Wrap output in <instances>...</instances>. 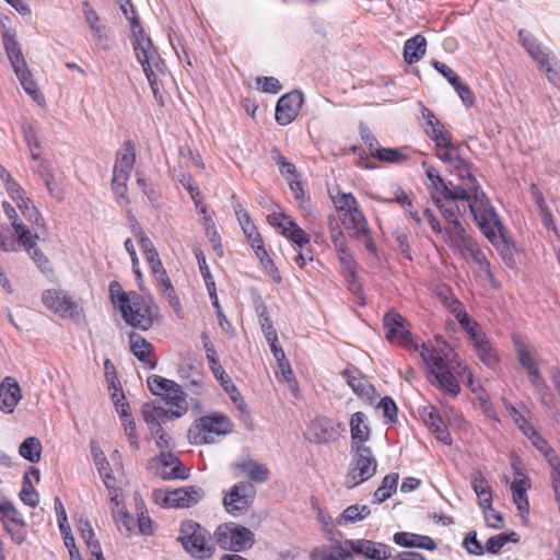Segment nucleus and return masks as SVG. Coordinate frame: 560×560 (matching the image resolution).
Listing matches in <instances>:
<instances>
[{
	"instance_id": "f257e3e1",
	"label": "nucleus",
	"mask_w": 560,
	"mask_h": 560,
	"mask_svg": "<svg viewBox=\"0 0 560 560\" xmlns=\"http://www.w3.org/2000/svg\"><path fill=\"white\" fill-rule=\"evenodd\" d=\"M420 359L425 371L432 377V385L444 393L456 397L460 393V380L466 383L472 393L477 394L480 389L479 385L475 386L472 373L445 342L439 347L422 343Z\"/></svg>"
},
{
	"instance_id": "6e6552de",
	"label": "nucleus",
	"mask_w": 560,
	"mask_h": 560,
	"mask_svg": "<svg viewBox=\"0 0 560 560\" xmlns=\"http://www.w3.org/2000/svg\"><path fill=\"white\" fill-rule=\"evenodd\" d=\"M109 294L115 308L121 315H152L153 301L137 292H125L117 281L109 283Z\"/></svg>"
},
{
	"instance_id": "1a4fd4ad",
	"label": "nucleus",
	"mask_w": 560,
	"mask_h": 560,
	"mask_svg": "<svg viewBox=\"0 0 560 560\" xmlns=\"http://www.w3.org/2000/svg\"><path fill=\"white\" fill-rule=\"evenodd\" d=\"M213 538L220 548L234 552L245 551L255 542L254 533L234 522L219 525L213 533Z\"/></svg>"
},
{
	"instance_id": "0eeeda50",
	"label": "nucleus",
	"mask_w": 560,
	"mask_h": 560,
	"mask_svg": "<svg viewBox=\"0 0 560 560\" xmlns=\"http://www.w3.org/2000/svg\"><path fill=\"white\" fill-rule=\"evenodd\" d=\"M351 453L349 470L345 478V486L348 489H352L371 479L377 468V460L370 446H352Z\"/></svg>"
},
{
	"instance_id": "9d476101",
	"label": "nucleus",
	"mask_w": 560,
	"mask_h": 560,
	"mask_svg": "<svg viewBox=\"0 0 560 560\" xmlns=\"http://www.w3.org/2000/svg\"><path fill=\"white\" fill-rule=\"evenodd\" d=\"M131 32L135 38L132 45L136 58L141 63L143 71L150 73L151 70L162 71L164 62L153 46L152 40L147 36L138 18L131 19Z\"/></svg>"
},
{
	"instance_id": "aec40b11",
	"label": "nucleus",
	"mask_w": 560,
	"mask_h": 560,
	"mask_svg": "<svg viewBox=\"0 0 560 560\" xmlns=\"http://www.w3.org/2000/svg\"><path fill=\"white\" fill-rule=\"evenodd\" d=\"M45 306L56 314L74 315L78 304L68 292L59 289H48L42 296Z\"/></svg>"
},
{
	"instance_id": "393cba45",
	"label": "nucleus",
	"mask_w": 560,
	"mask_h": 560,
	"mask_svg": "<svg viewBox=\"0 0 560 560\" xmlns=\"http://www.w3.org/2000/svg\"><path fill=\"white\" fill-rule=\"evenodd\" d=\"M422 117L425 121L424 131L438 144H447L452 138L451 133L445 129L444 125L435 117L433 112L422 106Z\"/></svg>"
},
{
	"instance_id": "79ce46f5",
	"label": "nucleus",
	"mask_w": 560,
	"mask_h": 560,
	"mask_svg": "<svg viewBox=\"0 0 560 560\" xmlns=\"http://www.w3.org/2000/svg\"><path fill=\"white\" fill-rule=\"evenodd\" d=\"M526 481L527 479L522 477L520 479H515L511 485L513 502L521 514H528L529 512Z\"/></svg>"
},
{
	"instance_id": "09e8293b",
	"label": "nucleus",
	"mask_w": 560,
	"mask_h": 560,
	"mask_svg": "<svg viewBox=\"0 0 560 560\" xmlns=\"http://www.w3.org/2000/svg\"><path fill=\"white\" fill-rule=\"evenodd\" d=\"M398 474H388L384 477L382 485L375 490L374 499L382 503L396 491L398 485Z\"/></svg>"
},
{
	"instance_id": "0e129e2a",
	"label": "nucleus",
	"mask_w": 560,
	"mask_h": 560,
	"mask_svg": "<svg viewBox=\"0 0 560 560\" xmlns=\"http://www.w3.org/2000/svg\"><path fill=\"white\" fill-rule=\"evenodd\" d=\"M394 238H395V242H396V245H397V249L400 252V254L407 258L408 260H412V256H411V250H410V246H409V243H408V236L405 232L402 231H395L394 234H393Z\"/></svg>"
},
{
	"instance_id": "b1692460",
	"label": "nucleus",
	"mask_w": 560,
	"mask_h": 560,
	"mask_svg": "<svg viewBox=\"0 0 560 560\" xmlns=\"http://www.w3.org/2000/svg\"><path fill=\"white\" fill-rule=\"evenodd\" d=\"M130 350L132 354L141 361L145 368L152 370L158 361L153 354V346L143 337L135 331L129 334Z\"/></svg>"
},
{
	"instance_id": "4468645a",
	"label": "nucleus",
	"mask_w": 560,
	"mask_h": 560,
	"mask_svg": "<svg viewBox=\"0 0 560 560\" xmlns=\"http://www.w3.org/2000/svg\"><path fill=\"white\" fill-rule=\"evenodd\" d=\"M520 40L529 56L537 62L538 67L546 72L548 80L555 84H560V69H553L549 62V52L537 42V39L527 31L518 32Z\"/></svg>"
},
{
	"instance_id": "49530a36",
	"label": "nucleus",
	"mask_w": 560,
	"mask_h": 560,
	"mask_svg": "<svg viewBox=\"0 0 560 560\" xmlns=\"http://www.w3.org/2000/svg\"><path fill=\"white\" fill-rule=\"evenodd\" d=\"M91 452L93 456V462L100 472V475L104 478L105 485L108 487V479H113L112 477V470L109 467V463L104 454V452L101 450L98 444L96 442L91 443Z\"/></svg>"
},
{
	"instance_id": "e2e57ef3",
	"label": "nucleus",
	"mask_w": 560,
	"mask_h": 560,
	"mask_svg": "<svg viewBox=\"0 0 560 560\" xmlns=\"http://www.w3.org/2000/svg\"><path fill=\"white\" fill-rule=\"evenodd\" d=\"M256 82L265 93L277 94L282 88L279 80L273 77H260Z\"/></svg>"
},
{
	"instance_id": "2f4dec72",
	"label": "nucleus",
	"mask_w": 560,
	"mask_h": 560,
	"mask_svg": "<svg viewBox=\"0 0 560 560\" xmlns=\"http://www.w3.org/2000/svg\"><path fill=\"white\" fill-rule=\"evenodd\" d=\"M141 413L149 430L156 433L158 425H162L165 419H168V411L156 401H149L142 405Z\"/></svg>"
},
{
	"instance_id": "cd10ccee",
	"label": "nucleus",
	"mask_w": 560,
	"mask_h": 560,
	"mask_svg": "<svg viewBox=\"0 0 560 560\" xmlns=\"http://www.w3.org/2000/svg\"><path fill=\"white\" fill-rule=\"evenodd\" d=\"M422 417L425 425L435 434L438 441L445 445L452 444L451 434L435 407H425Z\"/></svg>"
},
{
	"instance_id": "72a5a7b5",
	"label": "nucleus",
	"mask_w": 560,
	"mask_h": 560,
	"mask_svg": "<svg viewBox=\"0 0 560 560\" xmlns=\"http://www.w3.org/2000/svg\"><path fill=\"white\" fill-rule=\"evenodd\" d=\"M233 210L237 218V221L246 236V240L250 242H257V238L261 237L256 225L252 221L247 211L243 209V206L238 202L235 195H232Z\"/></svg>"
},
{
	"instance_id": "e433bc0d",
	"label": "nucleus",
	"mask_w": 560,
	"mask_h": 560,
	"mask_svg": "<svg viewBox=\"0 0 560 560\" xmlns=\"http://www.w3.org/2000/svg\"><path fill=\"white\" fill-rule=\"evenodd\" d=\"M427 51V39L421 34L407 39L404 45V59L407 63L418 62Z\"/></svg>"
},
{
	"instance_id": "39448f33",
	"label": "nucleus",
	"mask_w": 560,
	"mask_h": 560,
	"mask_svg": "<svg viewBox=\"0 0 560 560\" xmlns=\"http://www.w3.org/2000/svg\"><path fill=\"white\" fill-rule=\"evenodd\" d=\"M178 540L184 549L197 559H208L214 552L210 533L195 521L182 522Z\"/></svg>"
},
{
	"instance_id": "864d4df0",
	"label": "nucleus",
	"mask_w": 560,
	"mask_h": 560,
	"mask_svg": "<svg viewBox=\"0 0 560 560\" xmlns=\"http://www.w3.org/2000/svg\"><path fill=\"white\" fill-rule=\"evenodd\" d=\"M83 11L85 15L86 23L89 24L91 31L94 36L98 39L103 38L105 26L100 22V18L96 14L95 10L92 9L89 2L83 3Z\"/></svg>"
},
{
	"instance_id": "680f3d73",
	"label": "nucleus",
	"mask_w": 560,
	"mask_h": 560,
	"mask_svg": "<svg viewBox=\"0 0 560 560\" xmlns=\"http://www.w3.org/2000/svg\"><path fill=\"white\" fill-rule=\"evenodd\" d=\"M378 408L383 411L384 417L388 418L390 422H395L397 420L398 409L390 397H383L378 402Z\"/></svg>"
},
{
	"instance_id": "ddd939ff",
	"label": "nucleus",
	"mask_w": 560,
	"mask_h": 560,
	"mask_svg": "<svg viewBox=\"0 0 560 560\" xmlns=\"http://www.w3.org/2000/svg\"><path fill=\"white\" fill-rule=\"evenodd\" d=\"M256 490L252 482L240 481L231 487L223 498L226 513L237 517L247 512L254 503Z\"/></svg>"
},
{
	"instance_id": "13d9d810",
	"label": "nucleus",
	"mask_w": 560,
	"mask_h": 560,
	"mask_svg": "<svg viewBox=\"0 0 560 560\" xmlns=\"http://www.w3.org/2000/svg\"><path fill=\"white\" fill-rule=\"evenodd\" d=\"M463 546L467 550L468 553L474 556H481L485 551L483 546L481 542L477 539V533L476 532H469L463 542Z\"/></svg>"
},
{
	"instance_id": "7ed1b4c3",
	"label": "nucleus",
	"mask_w": 560,
	"mask_h": 560,
	"mask_svg": "<svg viewBox=\"0 0 560 560\" xmlns=\"http://www.w3.org/2000/svg\"><path fill=\"white\" fill-rule=\"evenodd\" d=\"M442 236L452 249L459 252L464 258L471 259L479 266L480 271L492 278L490 264L483 252L479 248L476 241L466 233L460 221H456L453 225L445 228Z\"/></svg>"
},
{
	"instance_id": "a211bd4d",
	"label": "nucleus",
	"mask_w": 560,
	"mask_h": 560,
	"mask_svg": "<svg viewBox=\"0 0 560 560\" xmlns=\"http://www.w3.org/2000/svg\"><path fill=\"white\" fill-rule=\"evenodd\" d=\"M345 545L355 553L368 560H389L392 548L383 542L369 539H347Z\"/></svg>"
},
{
	"instance_id": "052dcab7",
	"label": "nucleus",
	"mask_w": 560,
	"mask_h": 560,
	"mask_svg": "<svg viewBox=\"0 0 560 560\" xmlns=\"http://www.w3.org/2000/svg\"><path fill=\"white\" fill-rule=\"evenodd\" d=\"M336 209L339 212L350 211L358 207V201L352 194H341L334 199Z\"/></svg>"
},
{
	"instance_id": "9b49d317",
	"label": "nucleus",
	"mask_w": 560,
	"mask_h": 560,
	"mask_svg": "<svg viewBox=\"0 0 560 560\" xmlns=\"http://www.w3.org/2000/svg\"><path fill=\"white\" fill-rule=\"evenodd\" d=\"M460 327L467 332L474 343V348L479 360L488 368L494 369L500 357L495 348L492 347L490 339L480 328L474 317H456Z\"/></svg>"
},
{
	"instance_id": "f704fd0d",
	"label": "nucleus",
	"mask_w": 560,
	"mask_h": 560,
	"mask_svg": "<svg viewBox=\"0 0 560 560\" xmlns=\"http://www.w3.org/2000/svg\"><path fill=\"white\" fill-rule=\"evenodd\" d=\"M350 432H351V447L365 445V442L370 439V428L365 423V415L361 411H357L351 416L350 419Z\"/></svg>"
},
{
	"instance_id": "20e7f679",
	"label": "nucleus",
	"mask_w": 560,
	"mask_h": 560,
	"mask_svg": "<svg viewBox=\"0 0 560 560\" xmlns=\"http://www.w3.org/2000/svg\"><path fill=\"white\" fill-rule=\"evenodd\" d=\"M1 36L7 57L10 60L21 85L27 94H30L35 101H38L42 95L33 80V75L27 67L21 46L15 38V33L10 30H4Z\"/></svg>"
},
{
	"instance_id": "bf43d9fd",
	"label": "nucleus",
	"mask_w": 560,
	"mask_h": 560,
	"mask_svg": "<svg viewBox=\"0 0 560 560\" xmlns=\"http://www.w3.org/2000/svg\"><path fill=\"white\" fill-rule=\"evenodd\" d=\"M22 131H23L24 140H25L27 147L30 148V150L40 148V142L37 137V131L33 124L24 122L22 125Z\"/></svg>"
},
{
	"instance_id": "a18cd8bd",
	"label": "nucleus",
	"mask_w": 560,
	"mask_h": 560,
	"mask_svg": "<svg viewBox=\"0 0 560 560\" xmlns=\"http://www.w3.org/2000/svg\"><path fill=\"white\" fill-rule=\"evenodd\" d=\"M404 150L405 149L376 148L374 151L370 152V155L381 162L401 164L408 160Z\"/></svg>"
},
{
	"instance_id": "603ef678",
	"label": "nucleus",
	"mask_w": 560,
	"mask_h": 560,
	"mask_svg": "<svg viewBox=\"0 0 560 560\" xmlns=\"http://www.w3.org/2000/svg\"><path fill=\"white\" fill-rule=\"evenodd\" d=\"M148 387L153 395L162 396L173 388L175 382L159 375H151L147 380Z\"/></svg>"
},
{
	"instance_id": "774afa93",
	"label": "nucleus",
	"mask_w": 560,
	"mask_h": 560,
	"mask_svg": "<svg viewBox=\"0 0 560 560\" xmlns=\"http://www.w3.org/2000/svg\"><path fill=\"white\" fill-rule=\"evenodd\" d=\"M509 541V536L506 534H499L490 537L487 542L485 549L490 553H498L504 545Z\"/></svg>"
},
{
	"instance_id": "7c9ffc66",
	"label": "nucleus",
	"mask_w": 560,
	"mask_h": 560,
	"mask_svg": "<svg viewBox=\"0 0 560 560\" xmlns=\"http://www.w3.org/2000/svg\"><path fill=\"white\" fill-rule=\"evenodd\" d=\"M342 376L351 389L361 397H370L374 390L372 384L355 366H349L342 372Z\"/></svg>"
},
{
	"instance_id": "423d86ee",
	"label": "nucleus",
	"mask_w": 560,
	"mask_h": 560,
	"mask_svg": "<svg viewBox=\"0 0 560 560\" xmlns=\"http://www.w3.org/2000/svg\"><path fill=\"white\" fill-rule=\"evenodd\" d=\"M231 419L221 413L203 416L195 421L188 431V436L194 444H209L213 442V435H228L233 431Z\"/></svg>"
},
{
	"instance_id": "5701e85b",
	"label": "nucleus",
	"mask_w": 560,
	"mask_h": 560,
	"mask_svg": "<svg viewBox=\"0 0 560 560\" xmlns=\"http://www.w3.org/2000/svg\"><path fill=\"white\" fill-rule=\"evenodd\" d=\"M436 156L448 167H453L458 172L460 177H465L464 172L469 171V164L460 155L459 150L453 144L452 138L447 144H438Z\"/></svg>"
},
{
	"instance_id": "473e14b6",
	"label": "nucleus",
	"mask_w": 560,
	"mask_h": 560,
	"mask_svg": "<svg viewBox=\"0 0 560 560\" xmlns=\"http://www.w3.org/2000/svg\"><path fill=\"white\" fill-rule=\"evenodd\" d=\"M342 222L348 230L353 231L357 238L365 237L369 233L368 221L359 206L342 213Z\"/></svg>"
},
{
	"instance_id": "c756f323",
	"label": "nucleus",
	"mask_w": 560,
	"mask_h": 560,
	"mask_svg": "<svg viewBox=\"0 0 560 560\" xmlns=\"http://www.w3.org/2000/svg\"><path fill=\"white\" fill-rule=\"evenodd\" d=\"M21 399V388L15 381L7 377L0 385V409L3 412H13Z\"/></svg>"
},
{
	"instance_id": "58836bf2",
	"label": "nucleus",
	"mask_w": 560,
	"mask_h": 560,
	"mask_svg": "<svg viewBox=\"0 0 560 560\" xmlns=\"http://www.w3.org/2000/svg\"><path fill=\"white\" fill-rule=\"evenodd\" d=\"M232 468L242 470L254 482H265L269 478L268 468L264 464L252 458L234 463L232 464Z\"/></svg>"
},
{
	"instance_id": "4be33fe9",
	"label": "nucleus",
	"mask_w": 560,
	"mask_h": 560,
	"mask_svg": "<svg viewBox=\"0 0 560 560\" xmlns=\"http://www.w3.org/2000/svg\"><path fill=\"white\" fill-rule=\"evenodd\" d=\"M342 534L338 530L331 533L330 546L316 547L311 552L312 560H355L352 551L340 542Z\"/></svg>"
},
{
	"instance_id": "4c0bfd02",
	"label": "nucleus",
	"mask_w": 560,
	"mask_h": 560,
	"mask_svg": "<svg viewBox=\"0 0 560 560\" xmlns=\"http://www.w3.org/2000/svg\"><path fill=\"white\" fill-rule=\"evenodd\" d=\"M4 529L10 535L11 539L21 545L26 539V523L22 514L16 511L14 516H8L0 520Z\"/></svg>"
},
{
	"instance_id": "3c124183",
	"label": "nucleus",
	"mask_w": 560,
	"mask_h": 560,
	"mask_svg": "<svg viewBox=\"0 0 560 560\" xmlns=\"http://www.w3.org/2000/svg\"><path fill=\"white\" fill-rule=\"evenodd\" d=\"M79 530L91 553H100L101 544L95 539L94 530L89 520H79Z\"/></svg>"
},
{
	"instance_id": "8fccbe9b",
	"label": "nucleus",
	"mask_w": 560,
	"mask_h": 560,
	"mask_svg": "<svg viewBox=\"0 0 560 560\" xmlns=\"http://www.w3.org/2000/svg\"><path fill=\"white\" fill-rule=\"evenodd\" d=\"M283 231L281 234L296 244L299 247L307 244L310 242V235L302 230L295 221L290 219V221L284 222Z\"/></svg>"
},
{
	"instance_id": "37998d69",
	"label": "nucleus",
	"mask_w": 560,
	"mask_h": 560,
	"mask_svg": "<svg viewBox=\"0 0 560 560\" xmlns=\"http://www.w3.org/2000/svg\"><path fill=\"white\" fill-rule=\"evenodd\" d=\"M370 514L371 510L368 505L352 504L337 517V524L341 526L353 524L366 518Z\"/></svg>"
},
{
	"instance_id": "de8ad7c7",
	"label": "nucleus",
	"mask_w": 560,
	"mask_h": 560,
	"mask_svg": "<svg viewBox=\"0 0 560 560\" xmlns=\"http://www.w3.org/2000/svg\"><path fill=\"white\" fill-rule=\"evenodd\" d=\"M19 453L28 462L37 463L40 459L42 444L37 438H27L21 443Z\"/></svg>"
},
{
	"instance_id": "69168bd1",
	"label": "nucleus",
	"mask_w": 560,
	"mask_h": 560,
	"mask_svg": "<svg viewBox=\"0 0 560 560\" xmlns=\"http://www.w3.org/2000/svg\"><path fill=\"white\" fill-rule=\"evenodd\" d=\"M393 539L397 545L402 546V547H408V548H415V547L418 548L419 547L418 534L400 532V533H396L394 535Z\"/></svg>"
},
{
	"instance_id": "a878e982",
	"label": "nucleus",
	"mask_w": 560,
	"mask_h": 560,
	"mask_svg": "<svg viewBox=\"0 0 560 560\" xmlns=\"http://www.w3.org/2000/svg\"><path fill=\"white\" fill-rule=\"evenodd\" d=\"M465 177L462 186H457L454 189L447 187V190L442 195L444 199L451 200H465L470 203V200L475 199V187L476 190H481L479 183L470 171L464 172Z\"/></svg>"
},
{
	"instance_id": "412c9836",
	"label": "nucleus",
	"mask_w": 560,
	"mask_h": 560,
	"mask_svg": "<svg viewBox=\"0 0 560 560\" xmlns=\"http://www.w3.org/2000/svg\"><path fill=\"white\" fill-rule=\"evenodd\" d=\"M339 429L340 425L330 418L318 417L311 422L306 438L312 443H328L338 439Z\"/></svg>"
},
{
	"instance_id": "5fc2aeb1",
	"label": "nucleus",
	"mask_w": 560,
	"mask_h": 560,
	"mask_svg": "<svg viewBox=\"0 0 560 560\" xmlns=\"http://www.w3.org/2000/svg\"><path fill=\"white\" fill-rule=\"evenodd\" d=\"M422 166L424 167L427 177L432 183V186L434 188L433 194H438L439 196H442L444 194V191L447 190V185L444 182V179L441 177L439 171L434 166L429 165L427 162H423Z\"/></svg>"
},
{
	"instance_id": "c85d7f7f",
	"label": "nucleus",
	"mask_w": 560,
	"mask_h": 560,
	"mask_svg": "<svg viewBox=\"0 0 560 560\" xmlns=\"http://www.w3.org/2000/svg\"><path fill=\"white\" fill-rule=\"evenodd\" d=\"M36 173L43 179L49 195L55 200L61 202L65 200V189L55 182L52 164L49 161H40L36 168Z\"/></svg>"
},
{
	"instance_id": "f8f14e48",
	"label": "nucleus",
	"mask_w": 560,
	"mask_h": 560,
	"mask_svg": "<svg viewBox=\"0 0 560 560\" xmlns=\"http://www.w3.org/2000/svg\"><path fill=\"white\" fill-rule=\"evenodd\" d=\"M152 497L163 508H190L202 500L205 492L200 487L189 486L170 491L155 489Z\"/></svg>"
},
{
	"instance_id": "ea45409f",
	"label": "nucleus",
	"mask_w": 560,
	"mask_h": 560,
	"mask_svg": "<svg viewBox=\"0 0 560 560\" xmlns=\"http://www.w3.org/2000/svg\"><path fill=\"white\" fill-rule=\"evenodd\" d=\"M471 488L478 498L481 510L487 511V509H490L492 504V491L486 477L480 471L474 474Z\"/></svg>"
},
{
	"instance_id": "6ab92c4d",
	"label": "nucleus",
	"mask_w": 560,
	"mask_h": 560,
	"mask_svg": "<svg viewBox=\"0 0 560 560\" xmlns=\"http://www.w3.org/2000/svg\"><path fill=\"white\" fill-rule=\"evenodd\" d=\"M303 102L304 95L301 91H292L282 95L276 106L277 122L281 126L291 124L299 115Z\"/></svg>"
},
{
	"instance_id": "a19ab883",
	"label": "nucleus",
	"mask_w": 560,
	"mask_h": 560,
	"mask_svg": "<svg viewBox=\"0 0 560 560\" xmlns=\"http://www.w3.org/2000/svg\"><path fill=\"white\" fill-rule=\"evenodd\" d=\"M512 340L515 347L517 360L526 372L528 373L537 369L538 365L535 360V349L523 342L518 336H513Z\"/></svg>"
},
{
	"instance_id": "2eb2a0df",
	"label": "nucleus",
	"mask_w": 560,
	"mask_h": 560,
	"mask_svg": "<svg viewBox=\"0 0 560 560\" xmlns=\"http://www.w3.org/2000/svg\"><path fill=\"white\" fill-rule=\"evenodd\" d=\"M150 469L163 480H184L188 478V471L183 467L179 458L171 452H162L151 459Z\"/></svg>"
},
{
	"instance_id": "c9c22d12",
	"label": "nucleus",
	"mask_w": 560,
	"mask_h": 560,
	"mask_svg": "<svg viewBox=\"0 0 560 560\" xmlns=\"http://www.w3.org/2000/svg\"><path fill=\"white\" fill-rule=\"evenodd\" d=\"M110 502L113 504V517L118 530H124L127 535H130L135 528L133 517L129 514L126 506L121 503L117 495L113 497Z\"/></svg>"
},
{
	"instance_id": "f03ea898",
	"label": "nucleus",
	"mask_w": 560,
	"mask_h": 560,
	"mask_svg": "<svg viewBox=\"0 0 560 560\" xmlns=\"http://www.w3.org/2000/svg\"><path fill=\"white\" fill-rule=\"evenodd\" d=\"M475 199L468 203L470 213L485 236L492 243H505V229L485 191L475 189Z\"/></svg>"
},
{
	"instance_id": "4d7b16f0",
	"label": "nucleus",
	"mask_w": 560,
	"mask_h": 560,
	"mask_svg": "<svg viewBox=\"0 0 560 560\" xmlns=\"http://www.w3.org/2000/svg\"><path fill=\"white\" fill-rule=\"evenodd\" d=\"M137 526L140 535H152L154 533L153 521L144 509L143 504L138 508Z\"/></svg>"
},
{
	"instance_id": "f3484780",
	"label": "nucleus",
	"mask_w": 560,
	"mask_h": 560,
	"mask_svg": "<svg viewBox=\"0 0 560 560\" xmlns=\"http://www.w3.org/2000/svg\"><path fill=\"white\" fill-rule=\"evenodd\" d=\"M136 163V144L131 140H127L122 143L121 148L117 152L116 162L114 166L113 183L121 186H126L131 171Z\"/></svg>"
},
{
	"instance_id": "6e6d98bb",
	"label": "nucleus",
	"mask_w": 560,
	"mask_h": 560,
	"mask_svg": "<svg viewBox=\"0 0 560 560\" xmlns=\"http://www.w3.org/2000/svg\"><path fill=\"white\" fill-rule=\"evenodd\" d=\"M528 378L537 394L540 396L542 402L546 401V397L548 394V386L546 384L545 378L542 377L539 366L527 373Z\"/></svg>"
},
{
	"instance_id": "bb28decb",
	"label": "nucleus",
	"mask_w": 560,
	"mask_h": 560,
	"mask_svg": "<svg viewBox=\"0 0 560 560\" xmlns=\"http://www.w3.org/2000/svg\"><path fill=\"white\" fill-rule=\"evenodd\" d=\"M163 400L171 407L167 409L168 420L183 417L189 408L186 400V393L177 383H175L172 389L163 395Z\"/></svg>"
},
{
	"instance_id": "dca6fc26",
	"label": "nucleus",
	"mask_w": 560,
	"mask_h": 560,
	"mask_svg": "<svg viewBox=\"0 0 560 560\" xmlns=\"http://www.w3.org/2000/svg\"><path fill=\"white\" fill-rule=\"evenodd\" d=\"M383 328L388 341L401 347H413L420 353L422 345L413 342L405 317H384Z\"/></svg>"
},
{
	"instance_id": "c03bdc74",
	"label": "nucleus",
	"mask_w": 560,
	"mask_h": 560,
	"mask_svg": "<svg viewBox=\"0 0 560 560\" xmlns=\"http://www.w3.org/2000/svg\"><path fill=\"white\" fill-rule=\"evenodd\" d=\"M432 200L451 225L459 221L460 209L455 200L444 199L443 196L438 194H432Z\"/></svg>"
},
{
	"instance_id": "338daca9",
	"label": "nucleus",
	"mask_w": 560,
	"mask_h": 560,
	"mask_svg": "<svg viewBox=\"0 0 560 560\" xmlns=\"http://www.w3.org/2000/svg\"><path fill=\"white\" fill-rule=\"evenodd\" d=\"M182 186L188 191L191 199L195 201L196 206L198 207L200 203V190L199 187L194 182L192 177L188 174H184L182 178L179 179Z\"/></svg>"
}]
</instances>
